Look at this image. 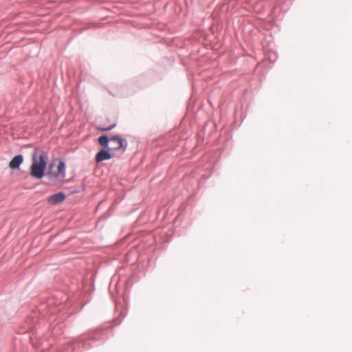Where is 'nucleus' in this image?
<instances>
[{"instance_id":"f03ea898","label":"nucleus","mask_w":352,"mask_h":352,"mask_svg":"<svg viewBox=\"0 0 352 352\" xmlns=\"http://www.w3.org/2000/svg\"><path fill=\"white\" fill-rule=\"evenodd\" d=\"M48 160L47 152L40 147H34L30 167V175L36 179H41L45 176Z\"/></svg>"},{"instance_id":"423d86ee","label":"nucleus","mask_w":352,"mask_h":352,"mask_svg":"<svg viewBox=\"0 0 352 352\" xmlns=\"http://www.w3.org/2000/svg\"><path fill=\"white\" fill-rule=\"evenodd\" d=\"M117 126V123H114L107 127H98V130L100 131H110Z\"/></svg>"},{"instance_id":"f257e3e1","label":"nucleus","mask_w":352,"mask_h":352,"mask_svg":"<svg viewBox=\"0 0 352 352\" xmlns=\"http://www.w3.org/2000/svg\"><path fill=\"white\" fill-rule=\"evenodd\" d=\"M98 142L102 148L96 155L95 160L97 163L111 159L118 151L125 152L128 146L126 140L119 135L109 137L103 134L98 138Z\"/></svg>"},{"instance_id":"39448f33","label":"nucleus","mask_w":352,"mask_h":352,"mask_svg":"<svg viewBox=\"0 0 352 352\" xmlns=\"http://www.w3.org/2000/svg\"><path fill=\"white\" fill-rule=\"evenodd\" d=\"M24 157L22 154L15 155L9 163V168L12 170H18L23 162Z\"/></svg>"},{"instance_id":"20e7f679","label":"nucleus","mask_w":352,"mask_h":352,"mask_svg":"<svg viewBox=\"0 0 352 352\" xmlns=\"http://www.w3.org/2000/svg\"><path fill=\"white\" fill-rule=\"evenodd\" d=\"M66 195L64 192H58L47 197V202L52 205H57L65 200Z\"/></svg>"},{"instance_id":"7ed1b4c3","label":"nucleus","mask_w":352,"mask_h":352,"mask_svg":"<svg viewBox=\"0 0 352 352\" xmlns=\"http://www.w3.org/2000/svg\"><path fill=\"white\" fill-rule=\"evenodd\" d=\"M55 161H52L48 165L45 176L52 182H58L65 179L66 176V163L63 160L58 162L57 170H54Z\"/></svg>"},{"instance_id":"0eeeda50","label":"nucleus","mask_w":352,"mask_h":352,"mask_svg":"<svg viewBox=\"0 0 352 352\" xmlns=\"http://www.w3.org/2000/svg\"><path fill=\"white\" fill-rule=\"evenodd\" d=\"M115 142V143H116V144H114V146H118V143H117L116 142Z\"/></svg>"}]
</instances>
